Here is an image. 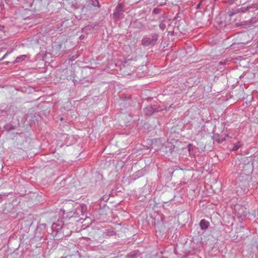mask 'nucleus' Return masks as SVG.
Masks as SVG:
<instances>
[{
  "instance_id": "nucleus-11",
  "label": "nucleus",
  "mask_w": 258,
  "mask_h": 258,
  "mask_svg": "<svg viewBox=\"0 0 258 258\" xmlns=\"http://www.w3.org/2000/svg\"><path fill=\"white\" fill-rule=\"evenodd\" d=\"M172 144L170 143H167L161 147V150L166 154L169 153L173 154L172 151Z\"/></svg>"
},
{
  "instance_id": "nucleus-3",
  "label": "nucleus",
  "mask_w": 258,
  "mask_h": 258,
  "mask_svg": "<svg viewBox=\"0 0 258 258\" xmlns=\"http://www.w3.org/2000/svg\"><path fill=\"white\" fill-rule=\"evenodd\" d=\"M159 34L156 33H153L149 35L145 36L142 40V44L144 46H149L155 45L158 40Z\"/></svg>"
},
{
  "instance_id": "nucleus-12",
  "label": "nucleus",
  "mask_w": 258,
  "mask_h": 258,
  "mask_svg": "<svg viewBox=\"0 0 258 258\" xmlns=\"http://www.w3.org/2000/svg\"><path fill=\"white\" fill-rule=\"evenodd\" d=\"M141 252L139 250L132 251L126 255L127 258H137L141 255Z\"/></svg>"
},
{
  "instance_id": "nucleus-15",
  "label": "nucleus",
  "mask_w": 258,
  "mask_h": 258,
  "mask_svg": "<svg viewBox=\"0 0 258 258\" xmlns=\"http://www.w3.org/2000/svg\"><path fill=\"white\" fill-rule=\"evenodd\" d=\"M68 250V254H75V251L78 250V248L74 244H71L69 247L67 248Z\"/></svg>"
},
{
  "instance_id": "nucleus-7",
  "label": "nucleus",
  "mask_w": 258,
  "mask_h": 258,
  "mask_svg": "<svg viewBox=\"0 0 258 258\" xmlns=\"http://www.w3.org/2000/svg\"><path fill=\"white\" fill-rule=\"evenodd\" d=\"M227 16L225 14H220L219 16L216 18V22L220 27H225L226 26L230 25V17Z\"/></svg>"
},
{
  "instance_id": "nucleus-4",
  "label": "nucleus",
  "mask_w": 258,
  "mask_h": 258,
  "mask_svg": "<svg viewBox=\"0 0 258 258\" xmlns=\"http://www.w3.org/2000/svg\"><path fill=\"white\" fill-rule=\"evenodd\" d=\"M164 109L159 105H149L144 108L143 112L146 116H151L156 112H161Z\"/></svg>"
},
{
  "instance_id": "nucleus-27",
  "label": "nucleus",
  "mask_w": 258,
  "mask_h": 258,
  "mask_svg": "<svg viewBox=\"0 0 258 258\" xmlns=\"http://www.w3.org/2000/svg\"><path fill=\"white\" fill-rule=\"evenodd\" d=\"M7 112L6 111V108L4 110H1V114L2 116H7Z\"/></svg>"
},
{
  "instance_id": "nucleus-31",
  "label": "nucleus",
  "mask_w": 258,
  "mask_h": 258,
  "mask_svg": "<svg viewBox=\"0 0 258 258\" xmlns=\"http://www.w3.org/2000/svg\"><path fill=\"white\" fill-rule=\"evenodd\" d=\"M9 53V52H7L5 55L4 56H3V59H4L5 57H6V56L8 55V54Z\"/></svg>"
},
{
  "instance_id": "nucleus-2",
  "label": "nucleus",
  "mask_w": 258,
  "mask_h": 258,
  "mask_svg": "<svg viewBox=\"0 0 258 258\" xmlns=\"http://www.w3.org/2000/svg\"><path fill=\"white\" fill-rule=\"evenodd\" d=\"M257 9L258 4H254L249 5L247 7H241L237 9H232L229 12H228V14H229V17H231L238 13H243L247 11L254 12V9L257 10Z\"/></svg>"
},
{
  "instance_id": "nucleus-17",
  "label": "nucleus",
  "mask_w": 258,
  "mask_h": 258,
  "mask_svg": "<svg viewBox=\"0 0 258 258\" xmlns=\"http://www.w3.org/2000/svg\"><path fill=\"white\" fill-rule=\"evenodd\" d=\"M65 258H80L78 250L75 251V254H67Z\"/></svg>"
},
{
  "instance_id": "nucleus-1",
  "label": "nucleus",
  "mask_w": 258,
  "mask_h": 258,
  "mask_svg": "<svg viewBox=\"0 0 258 258\" xmlns=\"http://www.w3.org/2000/svg\"><path fill=\"white\" fill-rule=\"evenodd\" d=\"M76 204L72 202H68L63 204L62 209L60 210V213L67 214V218H71L77 215L83 214L86 210V207L85 205H81L75 208Z\"/></svg>"
},
{
  "instance_id": "nucleus-24",
  "label": "nucleus",
  "mask_w": 258,
  "mask_h": 258,
  "mask_svg": "<svg viewBox=\"0 0 258 258\" xmlns=\"http://www.w3.org/2000/svg\"><path fill=\"white\" fill-rule=\"evenodd\" d=\"M161 11L162 10L161 9H159L158 8H155L153 9L152 13L153 14L157 15L160 14Z\"/></svg>"
},
{
  "instance_id": "nucleus-6",
  "label": "nucleus",
  "mask_w": 258,
  "mask_h": 258,
  "mask_svg": "<svg viewBox=\"0 0 258 258\" xmlns=\"http://www.w3.org/2000/svg\"><path fill=\"white\" fill-rule=\"evenodd\" d=\"M235 214L238 218L243 219L245 218L247 215V209L240 205H236L234 207Z\"/></svg>"
},
{
  "instance_id": "nucleus-32",
  "label": "nucleus",
  "mask_w": 258,
  "mask_h": 258,
  "mask_svg": "<svg viewBox=\"0 0 258 258\" xmlns=\"http://www.w3.org/2000/svg\"><path fill=\"white\" fill-rule=\"evenodd\" d=\"M180 258H187V257H186V256L185 255H183Z\"/></svg>"
},
{
  "instance_id": "nucleus-10",
  "label": "nucleus",
  "mask_w": 258,
  "mask_h": 258,
  "mask_svg": "<svg viewBox=\"0 0 258 258\" xmlns=\"http://www.w3.org/2000/svg\"><path fill=\"white\" fill-rule=\"evenodd\" d=\"M6 111L7 112V116H13L16 113L17 107L14 105H11L9 107H6Z\"/></svg>"
},
{
  "instance_id": "nucleus-23",
  "label": "nucleus",
  "mask_w": 258,
  "mask_h": 258,
  "mask_svg": "<svg viewBox=\"0 0 258 258\" xmlns=\"http://www.w3.org/2000/svg\"><path fill=\"white\" fill-rule=\"evenodd\" d=\"M241 146V144L240 142H238L237 143H235L233 145V147L232 148V150L233 151H236Z\"/></svg>"
},
{
  "instance_id": "nucleus-30",
  "label": "nucleus",
  "mask_w": 258,
  "mask_h": 258,
  "mask_svg": "<svg viewBox=\"0 0 258 258\" xmlns=\"http://www.w3.org/2000/svg\"><path fill=\"white\" fill-rule=\"evenodd\" d=\"M225 63V62L220 61L219 62V64L220 65H223Z\"/></svg>"
},
{
  "instance_id": "nucleus-8",
  "label": "nucleus",
  "mask_w": 258,
  "mask_h": 258,
  "mask_svg": "<svg viewBox=\"0 0 258 258\" xmlns=\"http://www.w3.org/2000/svg\"><path fill=\"white\" fill-rule=\"evenodd\" d=\"M247 38H249L248 34L245 33H242L241 35V41L238 42L237 43H233L231 45V47L234 48H235L234 46L235 45H240L239 47H240L244 46V45L248 44L249 43V42H250V41L247 40Z\"/></svg>"
},
{
  "instance_id": "nucleus-14",
  "label": "nucleus",
  "mask_w": 258,
  "mask_h": 258,
  "mask_svg": "<svg viewBox=\"0 0 258 258\" xmlns=\"http://www.w3.org/2000/svg\"><path fill=\"white\" fill-rule=\"evenodd\" d=\"M200 226L202 230H205L209 226V222L205 219H202L200 222Z\"/></svg>"
},
{
  "instance_id": "nucleus-21",
  "label": "nucleus",
  "mask_w": 258,
  "mask_h": 258,
  "mask_svg": "<svg viewBox=\"0 0 258 258\" xmlns=\"http://www.w3.org/2000/svg\"><path fill=\"white\" fill-rule=\"evenodd\" d=\"M172 151L173 154H178V152L179 151V149L178 147L172 144Z\"/></svg>"
},
{
  "instance_id": "nucleus-22",
  "label": "nucleus",
  "mask_w": 258,
  "mask_h": 258,
  "mask_svg": "<svg viewBox=\"0 0 258 258\" xmlns=\"http://www.w3.org/2000/svg\"><path fill=\"white\" fill-rule=\"evenodd\" d=\"M195 147L192 144H189L187 145V149L190 155L192 153L194 148Z\"/></svg>"
},
{
  "instance_id": "nucleus-25",
  "label": "nucleus",
  "mask_w": 258,
  "mask_h": 258,
  "mask_svg": "<svg viewBox=\"0 0 258 258\" xmlns=\"http://www.w3.org/2000/svg\"><path fill=\"white\" fill-rule=\"evenodd\" d=\"M7 198V196L5 195H0V203H2Z\"/></svg>"
},
{
  "instance_id": "nucleus-9",
  "label": "nucleus",
  "mask_w": 258,
  "mask_h": 258,
  "mask_svg": "<svg viewBox=\"0 0 258 258\" xmlns=\"http://www.w3.org/2000/svg\"><path fill=\"white\" fill-rule=\"evenodd\" d=\"M33 6H35L34 10L35 12H39L45 7V4L43 3L42 0H35L32 4Z\"/></svg>"
},
{
  "instance_id": "nucleus-20",
  "label": "nucleus",
  "mask_w": 258,
  "mask_h": 258,
  "mask_svg": "<svg viewBox=\"0 0 258 258\" xmlns=\"http://www.w3.org/2000/svg\"><path fill=\"white\" fill-rule=\"evenodd\" d=\"M166 21L162 20L159 24V28L162 31H164L166 28Z\"/></svg>"
},
{
  "instance_id": "nucleus-26",
  "label": "nucleus",
  "mask_w": 258,
  "mask_h": 258,
  "mask_svg": "<svg viewBox=\"0 0 258 258\" xmlns=\"http://www.w3.org/2000/svg\"><path fill=\"white\" fill-rule=\"evenodd\" d=\"M226 1L230 4H232L235 3L236 5H238L237 2H236V0H226Z\"/></svg>"
},
{
  "instance_id": "nucleus-18",
  "label": "nucleus",
  "mask_w": 258,
  "mask_h": 258,
  "mask_svg": "<svg viewBox=\"0 0 258 258\" xmlns=\"http://www.w3.org/2000/svg\"><path fill=\"white\" fill-rule=\"evenodd\" d=\"M88 3L95 7L100 8L101 7L98 0H89Z\"/></svg>"
},
{
  "instance_id": "nucleus-5",
  "label": "nucleus",
  "mask_w": 258,
  "mask_h": 258,
  "mask_svg": "<svg viewBox=\"0 0 258 258\" xmlns=\"http://www.w3.org/2000/svg\"><path fill=\"white\" fill-rule=\"evenodd\" d=\"M123 4L118 3L112 14V19L114 21L117 22L119 19L122 18L123 16Z\"/></svg>"
},
{
  "instance_id": "nucleus-29",
  "label": "nucleus",
  "mask_w": 258,
  "mask_h": 258,
  "mask_svg": "<svg viewBox=\"0 0 258 258\" xmlns=\"http://www.w3.org/2000/svg\"><path fill=\"white\" fill-rule=\"evenodd\" d=\"M244 0H236V2H237L238 4H241L242 2H244Z\"/></svg>"
},
{
  "instance_id": "nucleus-13",
  "label": "nucleus",
  "mask_w": 258,
  "mask_h": 258,
  "mask_svg": "<svg viewBox=\"0 0 258 258\" xmlns=\"http://www.w3.org/2000/svg\"><path fill=\"white\" fill-rule=\"evenodd\" d=\"M104 234L106 236H111L116 234L114 229L112 227L105 229Z\"/></svg>"
},
{
  "instance_id": "nucleus-16",
  "label": "nucleus",
  "mask_w": 258,
  "mask_h": 258,
  "mask_svg": "<svg viewBox=\"0 0 258 258\" xmlns=\"http://www.w3.org/2000/svg\"><path fill=\"white\" fill-rule=\"evenodd\" d=\"M16 127L15 126L11 123L6 124L3 127L4 130L7 132H10L12 130H14L16 129Z\"/></svg>"
},
{
  "instance_id": "nucleus-28",
  "label": "nucleus",
  "mask_w": 258,
  "mask_h": 258,
  "mask_svg": "<svg viewBox=\"0 0 258 258\" xmlns=\"http://www.w3.org/2000/svg\"><path fill=\"white\" fill-rule=\"evenodd\" d=\"M46 226V225L45 223L41 224L40 225V227H41L42 228H44V229L45 228Z\"/></svg>"
},
{
  "instance_id": "nucleus-19",
  "label": "nucleus",
  "mask_w": 258,
  "mask_h": 258,
  "mask_svg": "<svg viewBox=\"0 0 258 258\" xmlns=\"http://www.w3.org/2000/svg\"><path fill=\"white\" fill-rule=\"evenodd\" d=\"M26 57H27L26 55H22L20 56H18L16 58L15 61L13 62V63L14 64L15 63L21 62L22 61L25 60Z\"/></svg>"
}]
</instances>
